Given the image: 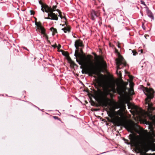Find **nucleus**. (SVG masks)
<instances>
[{"label": "nucleus", "mask_w": 155, "mask_h": 155, "mask_svg": "<svg viewBox=\"0 0 155 155\" xmlns=\"http://www.w3.org/2000/svg\"><path fill=\"white\" fill-rule=\"evenodd\" d=\"M105 67L104 62L98 63L97 60V107L98 104L103 107L109 106L110 110L114 111L116 106L112 105L111 100L107 97L111 90L108 87L107 76L100 74L104 72Z\"/></svg>", "instance_id": "1"}, {"label": "nucleus", "mask_w": 155, "mask_h": 155, "mask_svg": "<svg viewBox=\"0 0 155 155\" xmlns=\"http://www.w3.org/2000/svg\"><path fill=\"white\" fill-rule=\"evenodd\" d=\"M94 56L90 54L87 55L81 61H76L80 65L82 64L87 66L85 71H82L83 74H88L89 76L92 77L94 75V81L91 84V97L90 102L91 105L97 107V54L94 52L92 53Z\"/></svg>", "instance_id": "2"}, {"label": "nucleus", "mask_w": 155, "mask_h": 155, "mask_svg": "<svg viewBox=\"0 0 155 155\" xmlns=\"http://www.w3.org/2000/svg\"><path fill=\"white\" fill-rule=\"evenodd\" d=\"M114 123L115 126H121L124 127L128 130H133L136 127H140V126L134 121L126 122L124 120L120 117H118L115 120Z\"/></svg>", "instance_id": "3"}, {"label": "nucleus", "mask_w": 155, "mask_h": 155, "mask_svg": "<svg viewBox=\"0 0 155 155\" xmlns=\"http://www.w3.org/2000/svg\"><path fill=\"white\" fill-rule=\"evenodd\" d=\"M130 139L131 140L137 149L140 153L142 155H147L146 153L148 150L146 147L141 146V142L138 141L137 138L135 135L130 134L129 135Z\"/></svg>", "instance_id": "4"}, {"label": "nucleus", "mask_w": 155, "mask_h": 155, "mask_svg": "<svg viewBox=\"0 0 155 155\" xmlns=\"http://www.w3.org/2000/svg\"><path fill=\"white\" fill-rule=\"evenodd\" d=\"M143 91L145 94L147 96L145 99V102L147 104L148 108L151 110H153L155 109V107H153V104L150 103V100L152 99L154 97L155 91L152 88H148L147 87H144Z\"/></svg>", "instance_id": "5"}, {"label": "nucleus", "mask_w": 155, "mask_h": 155, "mask_svg": "<svg viewBox=\"0 0 155 155\" xmlns=\"http://www.w3.org/2000/svg\"><path fill=\"white\" fill-rule=\"evenodd\" d=\"M127 82H125L123 81L121 78L120 82L119 84L117 85V91L118 94L120 95L123 94L124 93H127L126 90L128 89L130 94H133L134 90L132 88V83L130 84L131 89L128 88L127 87V85L128 84Z\"/></svg>", "instance_id": "6"}, {"label": "nucleus", "mask_w": 155, "mask_h": 155, "mask_svg": "<svg viewBox=\"0 0 155 155\" xmlns=\"http://www.w3.org/2000/svg\"><path fill=\"white\" fill-rule=\"evenodd\" d=\"M35 25L37 27L36 31L38 30L43 35V37L45 38L46 40L48 41V38L46 33V30L45 28L43 27L41 23L35 22Z\"/></svg>", "instance_id": "7"}, {"label": "nucleus", "mask_w": 155, "mask_h": 155, "mask_svg": "<svg viewBox=\"0 0 155 155\" xmlns=\"http://www.w3.org/2000/svg\"><path fill=\"white\" fill-rule=\"evenodd\" d=\"M53 12V11H52L50 13H48V17L45 18L47 19L57 21L58 19V16H60V17L61 18V16L59 15H58L57 14H55Z\"/></svg>", "instance_id": "8"}, {"label": "nucleus", "mask_w": 155, "mask_h": 155, "mask_svg": "<svg viewBox=\"0 0 155 155\" xmlns=\"http://www.w3.org/2000/svg\"><path fill=\"white\" fill-rule=\"evenodd\" d=\"M74 46L76 49L77 50L79 49V48H82L84 47L82 41L80 39L77 40L75 41Z\"/></svg>", "instance_id": "9"}, {"label": "nucleus", "mask_w": 155, "mask_h": 155, "mask_svg": "<svg viewBox=\"0 0 155 155\" xmlns=\"http://www.w3.org/2000/svg\"><path fill=\"white\" fill-rule=\"evenodd\" d=\"M99 55H97V56H98V63H100L102 62H104V63L106 65V67L105 68V69L104 70V71L106 70V68L107 67V64L106 63V62L104 61L103 58L102 57V56L101 55H101L102 54V51L101 50L100 48H99Z\"/></svg>", "instance_id": "10"}, {"label": "nucleus", "mask_w": 155, "mask_h": 155, "mask_svg": "<svg viewBox=\"0 0 155 155\" xmlns=\"http://www.w3.org/2000/svg\"><path fill=\"white\" fill-rule=\"evenodd\" d=\"M61 25H62V26L64 27L63 28H62L61 30L64 31L65 33H67V31L69 32L70 31L71 28L70 26L68 25L67 23L65 22V24H64L62 25L60 24Z\"/></svg>", "instance_id": "11"}, {"label": "nucleus", "mask_w": 155, "mask_h": 155, "mask_svg": "<svg viewBox=\"0 0 155 155\" xmlns=\"http://www.w3.org/2000/svg\"><path fill=\"white\" fill-rule=\"evenodd\" d=\"M116 60H117L118 62H120V63H121V64H123L124 66H126L127 65L126 62L125 60L123 57L121 56L119 58L116 59Z\"/></svg>", "instance_id": "12"}, {"label": "nucleus", "mask_w": 155, "mask_h": 155, "mask_svg": "<svg viewBox=\"0 0 155 155\" xmlns=\"http://www.w3.org/2000/svg\"><path fill=\"white\" fill-rule=\"evenodd\" d=\"M91 18L93 20H95L97 18V13L94 10H92L91 11Z\"/></svg>", "instance_id": "13"}, {"label": "nucleus", "mask_w": 155, "mask_h": 155, "mask_svg": "<svg viewBox=\"0 0 155 155\" xmlns=\"http://www.w3.org/2000/svg\"><path fill=\"white\" fill-rule=\"evenodd\" d=\"M146 10L147 15L149 17H150L153 20H154V16L151 11L148 8H147Z\"/></svg>", "instance_id": "14"}, {"label": "nucleus", "mask_w": 155, "mask_h": 155, "mask_svg": "<svg viewBox=\"0 0 155 155\" xmlns=\"http://www.w3.org/2000/svg\"><path fill=\"white\" fill-rule=\"evenodd\" d=\"M112 105L116 106V108H118L121 107L122 108L123 110L126 109V106L124 103H122L120 105H117L116 104H112Z\"/></svg>", "instance_id": "15"}, {"label": "nucleus", "mask_w": 155, "mask_h": 155, "mask_svg": "<svg viewBox=\"0 0 155 155\" xmlns=\"http://www.w3.org/2000/svg\"><path fill=\"white\" fill-rule=\"evenodd\" d=\"M43 5H44V9H45V12H46L48 13H48H49L52 11L51 7H49L46 4H44Z\"/></svg>", "instance_id": "16"}, {"label": "nucleus", "mask_w": 155, "mask_h": 155, "mask_svg": "<svg viewBox=\"0 0 155 155\" xmlns=\"http://www.w3.org/2000/svg\"><path fill=\"white\" fill-rule=\"evenodd\" d=\"M50 30L52 32L53 36L54 35L56 34L57 33V29L53 27L50 28Z\"/></svg>", "instance_id": "17"}, {"label": "nucleus", "mask_w": 155, "mask_h": 155, "mask_svg": "<svg viewBox=\"0 0 155 155\" xmlns=\"http://www.w3.org/2000/svg\"><path fill=\"white\" fill-rule=\"evenodd\" d=\"M151 146L152 147L155 148V143L154 142H155V139L153 138V137H152L151 138Z\"/></svg>", "instance_id": "18"}, {"label": "nucleus", "mask_w": 155, "mask_h": 155, "mask_svg": "<svg viewBox=\"0 0 155 155\" xmlns=\"http://www.w3.org/2000/svg\"><path fill=\"white\" fill-rule=\"evenodd\" d=\"M149 129L150 130V131H151L152 133H150V134H152L153 136V137H155V135L154 134V130L153 126L152 125L150 126L149 127Z\"/></svg>", "instance_id": "19"}, {"label": "nucleus", "mask_w": 155, "mask_h": 155, "mask_svg": "<svg viewBox=\"0 0 155 155\" xmlns=\"http://www.w3.org/2000/svg\"><path fill=\"white\" fill-rule=\"evenodd\" d=\"M116 64L117 65V70L118 71L119 69H121L122 68L120 67V65H121V63H120V62H118L117 60H116Z\"/></svg>", "instance_id": "20"}, {"label": "nucleus", "mask_w": 155, "mask_h": 155, "mask_svg": "<svg viewBox=\"0 0 155 155\" xmlns=\"http://www.w3.org/2000/svg\"><path fill=\"white\" fill-rule=\"evenodd\" d=\"M117 114L118 115L120 116H121L122 115H123V111L120 110H119L117 111Z\"/></svg>", "instance_id": "21"}, {"label": "nucleus", "mask_w": 155, "mask_h": 155, "mask_svg": "<svg viewBox=\"0 0 155 155\" xmlns=\"http://www.w3.org/2000/svg\"><path fill=\"white\" fill-rule=\"evenodd\" d=\"M123 140L125 141V143L128 144H132L134 145L132 143L131 141L130 143L129 142L128 140L124 138H123Z\"/></svg>", "instance_id": "22"}, {"label": "nucleus", "mask_w": 155, "mask_h": 155, "mask_svg": "<svg viewBox=\"0 0 155 155\" xmlns=\"http://www.w3.org/2000/svg\"><path fill=\"white\" fill-rule=\"evenodd\" d=\"M39 3L41 5V11L43 12H45V9H44V5H43L42 4V3L40 2V1H39Z\"/></svg>", "instance_id": "23"}, {"label": "nucleus", "mask_w": 155, "mask_h": 155, "mask_svg": "<svg viewBox=\"0 0 155 155\" xmlns=\"http://www.w3.org/2000/svg\"><path fill=\"white\" fill-rule=\"evenodd\" d=\"M116 72L118 76L120 78H121L122 74L121 71H120L118 72V71L117 70Z\"/></svg>", "instance_id": "24"}, {"label": "nucleus", "mask_w": 155, "mask_h": 155, "mask_svg": "<svg viewBox=\"0 0 155 155\" xmlns=\"http://www.w3.org/2000/svg\"><path fill=\"white\" fill-rule=\"evenodd\" d=\"M130 50H131L132 51V52L133 53V55L135 56L138 53L135 50H132L131 49H130Z\"/></svg>", "instance_id": "25"}, {"label": "nucleus", "mask_w": 155, "mask_h": 155, "mask_svg": "<svg viewBox=\"0 0 155 155\" xmlns=\"http://www.w3.org/2000/svg\"><path fill=\"white\" fill-rule=\"evenodd\" d=\"M57 6L56 5H54L52 8H51V10L52 11H53V12H54L55 11V9L57 8Z\"/></svg>", "instance_id": "26"}, {"label": "nucleus", "mask_w": 155, "mask_h": 155, "mask_svg": "<svg viewBox=\"0 0 155 155\" xmlns=\"http://www.w3.org/2000/svg\"><path fill=\"white\" fill-rule=\"evenodd\" d=\"M151 119L153 121V122H155V115H153V116L151 117Z\"/></svg>", "instance_id": "27"}, {"label": "nucleus", "mask_w": 155, "mask_h": 155, "mask_svg": "<svg viewBox=\"0 0 155 155\" xmlns=\"http://www.w3.org/2000/svg\"><path fill=\"white\" fill-rule=\"evenodd\" d=\"M91 110L93 111H97V108H92Z\"/></svg>", "instance_id": "28"}, {"label": "nucleus", "mask_w": 155, "mask_h": 155, "mask_svg": "<svg viewBox=\"0 0 155 155\" xmlns=\"http://www.w3.org/2000/svg\"><path fill=\"white\" fill-rule=\"evenodd\" d=\"M30 12L31 13V15H34V12L33 10H31L30 11Z\"/></svg>", "instance_id": "29"}, {"label": "nucleus", "mask_w": 155, "mask_h": 155, "mask_svg": "<svg viewBox=\"0 0 155 155\" xmlns=\"http://www.w3.org/2000/svg\"><path fill=\"white\" fill-rule=\"evenodd\" d=\"M141 3L142 4L144 5L145 6H146L145 3L144 1H141Z\"/></svg>", "instance_id": "30"}, {"label": "nucleus", "mask_w": 155, "mask_h": 155, "mask_svg": "<svg viewBox=\"0 0 155 155\" xmlns=\"http://www.w3.org/2000/svg\"><path fill=\"white\" fill-rule=\"evenodd\" d=\"M53 117L55 119H58V117L57 116H54Z\"/></svg>", "instance_id": "31"}, {"label": "nucleus", "mask_w": 155, "mask_h": 155, "mask_svg": "<svg viewBox=\"0 0 155 155\" xmlns=\"http://www.w3.org/2000/svg\"><path fill=\"white\" fill-rule=\"evenodd\" d=\"M23 48L25 49V50H26L28 51H29L28 50L27 48H26V47H23Z\"/></svg>", "instance_id": "32"}, {"label": "nucleus", "mask_w": 155, "mask_h": 155, "mask_svg": "<svg viewBox=\"0 0 155 155\" xmlns=\"http://www.w3.org/2000/svg\"><path fill=\"white\" fill-rule=\"evenodd\" d=\"M52 46L54 48H55L57 47L56 45H52Z\"/></svg>", "instance_id": "33"}, {"label": "nucleus", "mask_w": 155, "mask_h": 155, "mask_svg": "<svg viewBox=\"0 0 155 155\" xmlns=\"http://www.w3.org/2000/svg\"><path fill=\"white\" fill-rule=\"evenodd\" d=\"M149 35H145V38H147V37H149Z\"/></svg>", "instance_id": "34"}, {"label": "nucleus", "mask_w": 155, "mask_h": 155, "mask_svg": "<svg viewBox=\"0 0 155 155\" xmlns=\"http://www.w3.org/2000/svg\"><path fill=\"white\" fill-rule=\"evenodd\" d=\"M117 46L118 48H120V44H118V45H117Z\"/></svg>", "instance_id": "35"}, {"label": "nucleus", "mask_w": 155, "mask_h": 155, "mask_svg": "<svg viewBox=\"0 0 155 155\" xmlns=\"http://www.w3.org/2000/svg\"><path fill=\"white\" fill-rule=\"evenodd\" d=\"M77 55H78V54H76V53H75V54H74V56H75L76 57H77Z\"/></svg>", "instance_id": "36"}, {"label": "nucleus", "mask_w": 155, "mask_h": 155, "mask_svg": "<svg viewBox=\"0 0 155 155\" xmlns=\"http://www.w3.org/2000/svg\"><path fill=\"white\" fill-rule=\"evenodd\" d=\"M143 50L141 49V53H143Z\"/></svg>", "instance_id": "37"}, {"label": "nucleus", "mask_w": 155, "mask_h": 155, "mask_svg": "<svg viewBox=\"0 0 155 155\" xmlns=\"http://www.w3.org/2000/svg\"><path fill=\"white\" fill-rule=\"evenodd\" d=\"M94 114L96 117H97V116L96 115V114L94 113Z\"/></svg>", "instance_id": "38"}, {"label": "nucleus", "mask_w": 155, "mask_h": 155, "mask_svg": "<svg viewBox=\"0 0 155 155\" xmlns=\"http://www.w3.org/2000/svg\"><path fill=\"white\" fill-rule=\"evenodd\" d=\"M56 10H57L58 12V11H59V10H58V9H57Z\"/></svg>", "instance_id": "39"}, {"label": "nucleus", "mask_w": 155, "mask_h": 155, "mask_svg": "<svg viewBox=\"0 0 155 155\" xmlns=\"http://www.w3.org/2000/svg\"><path fill=\"white\" fill-rule=\"evenodd\" d=\"M116 52H117L118 51L117 50H116Z\"/></svg>", "instance_id": "40"}, {"label": "nucleus", "mask_w": 155, "mask_h": 155, "mask_svg": "<svg viewBox=\"0 0 155 155\" xmlns=\"http://www.w3.org/2000/svg\"><path fill=\"white\" fill-rule=\"evenodd\" d=\"M147 85H150V84H147Z\"/></svg>", "instance_id": "41"}, {"label": "nucleus", "mask_w": 155, "mask_h": 155, "mask_svg": "<svg viewBox=\"0 0 155 155\" xmlns=\"http://www.w3.org/2000/svg\"><path fill=\"white\" fill-rule=\"evenodd\" d=\"M97 117H99H99H99V116H97Z\"/></svg>", "instance_id": "42"}, {"label": "nucleus", "mask_w": 155, "mask_h": 155, "mask_svg": "<svg viewBox=\"0 0 155 155\" xmlns=\"http://www.w3.org/2000/svg\"><path fill=\"white\" fill-rule=\"evenodd\" d=\"M154 123L155 124V122H154Z\"/></svg>", "instance_id": "43"}, {"label": "nucleus", "mask_w": 155, "mask_h": 155, "mask_svg": "<svg viewBox=\"0 0 155 155\" xmlns=\"http://www.w3.org/2000/svg\"><path fill=\"white\" fill-rule=\"evenodd\" d=\"M38 109L39 110H40L39 108H38Z\"/></svg>", "instance_id": "44"}]
</instances>
